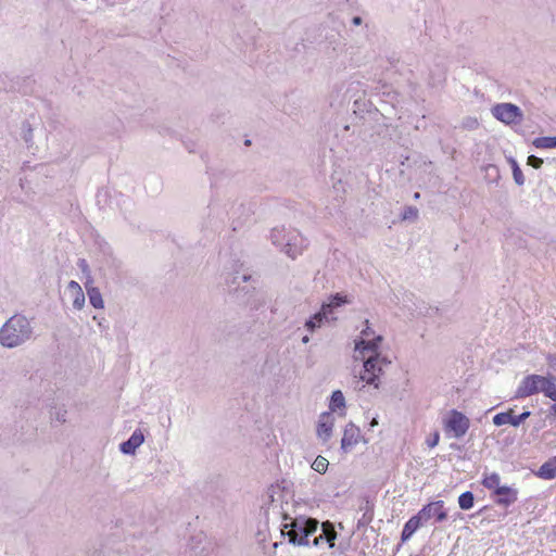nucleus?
<instances>
[{
    "label": "nucleus",
    "mask_w": 556,
    "mask_h": 556,
    "mask_svg": "<svg viewBox=\"0 0 556 556\" xmlns=\"http://www.w3.org/2000/svg\"><path fill=\"white\" fill-rule=\"evenodd\" d=\"M443 429L446 435L463 438L470 427V419L457 409L450 410L442 419Z\"/></svg>",
    "instance_id": "6"
},
{
    "label": "nucleus",
    "mask_w": 556,
    "mask_h": 556,
    "mask_svg": "<svg viewBox=\"0 0 556 556\" xmlns=\"http://www.w3.org/2000/svg\"><path fill=\"white\" fill-rule=\"evenodd\" d=\"M440 441V433L439 431H434L430 438L427 439L426 443L428 447L433 448L439 444Z\"/></svg>",
    "instance_id": "26"
},
{
    "label": "nucleus",
    "mask_w": 556,
    "mask_h": 556,
    "mask_svg": "<svg viewBox=\"0 0 556 556\" xmlns=\"http://www.w3.org/2000/svg\"><path fill=\"white\" fill-rule=\"evenodd\" d=\"M530 416V412H525L520 415H514L513 409H509L505 413H498L493 417V422L495 426H503V425H511V426H519L522 421H525Z\"/></svg>",
    "instance_id": "10"
},
{
    "label": "nucleus",
    "mask_w": 556,
    "mask_h": 556,
    "mask_svg": "<svg viewBox=\"0 0 556 556\" xmlns=\"http://www.w3.org/2000/svg\"><path fill=\"white\" fill-rule=\"evenodd\" d=\"M547 361L551 366L556 367V356L555 355H548Z\"/></svg>",
    "instance_id": "31"
},
{
    "label": "nucleus",
    "mask_w": 556,
    "mask_h": 556,
    "mask_svg": "<svg viewBox=\"0 0 556 556\" xmlns=\"http://www.w3.org/2000/svg\"><path fill=\"white\" fill-rule=\"evenodd\" d=\"M543 139H544V140H547L548 138H547V137H544Z\"/></svg>",
    "instance_id": "38"
},
{
    "label": "nucleus",
    "mask_w": 556,
    "mask_h": 556,
    "mask_svg": "<svg viewBox=\"0 0 556 556\" xmlns=\"http://www.w3.org/2000/svg\"><path fill=\"white\" fill-rule=\"evenodd\" d=\"M549 416L556 418V402L549 407Z\"/></svg>",
    "instance_id": "32"
},
{
    "label": "nucleus",
    "mask_w": 556,
    "mask_h": 556,
    "mask_svg": "<svg viewBox=\"0 0 556 556\" xmlns=\"http://www.w3.org/2000/svg\"><path fill=\"white\" fill-rule=\"evenodd\" d=\"M317 528L318 521L315 519H293L290 523L283 525L281 533L292 544L308 545L309 536L317 531Z\"/></svg>",
    "instance_id": "4"
},
{
    "label": "nucleus",
    "mask_w": 556,
    "mask_h": 556,
    "mask_svg": "<svg viewBox=\"0 0 556 556\" xmlns=\"http://www.w3.org/2000/svg\"><path fill=\"white\" fill-rule=\"evenodd\" d=\"M410 556H417V555H410Z\"/></svg>",
    "instance_id": "39"
},
{
    "label": "nucleus",
    "mask_w": 556,
    "mask_h": 556,
    "mask_svg": "<svg viewBox=\"0 0 556 556\" xmlns=\"http://www.w3.org/2000/svg\"><path fill=\"white\" fill-rule=\"evenodd\" d=\"M30 336L28 320L23 316L11 317L0 330L2 345L13 348L24 342Z\"/></svg>",
    "instance_id": "3"
},
{
    "label": "nucleus",
    "mask_w": 556,
    "mask_h": 556,
    "mask_svg": "<svg viewBox=\"0 0 556 556\" xmlns=\"http://www.w3.org/2000/svg\"><path fill=\"white\" fill-rule=\"evenodd\" d=\"M361 439L362 434L359 429L352 424L348 425L344 429L343 437L341 440L342 450H344L345 452L351 451L356 444H358Z\"/></svg>",
    "instance_id": "11"
},
{
    "label": "nucleus",
    "mask_w": 556,
    "mask_h": 556,
    "mask_svg": "<svg viewBox=\"0 0 556 556\" xmlns=\"http://www.w3.org/2000/svg\"><path fill=\"white\" fill-rule=\"evenodd\" d=\"M333 427V418L329 413H324L319 417L317 433L323 439H328Z\"/></svg>",
    "instance_id": "14"
},
{
    "label": "nucleus",
    "mask_w": 556,
    "mask_h": 556,
    "mask_svg": "<svg viewBox=\"0 0 556 556\" xmlns=\"http://www.w3.org/2000/svg\"><path fill=\"white\" fill-rule=\"evenodd\" d=\"M415 199H418L419 198V193L416 192L415 195H414Z\"/></svg>",
    "instance_id": "37"
},
{
    "label": "nucleus",
    "mask_w": 556,
    "mask_h": 556,
    "mask_svg": "<svg viewBox=\"0 0 556 556\" xmlns=\"http://www.w3.org/2000/svg\"><path fill=\"white\" fill-rule=\"evenodd\" d=\"M514 179L518 185H522L525 181L523 174L518 166L514 168Z\"/></svg>",
    "instance_id": "29"
},
{
    "label": "nucleus",
    "mask_w": 556,
    "mask_h": 556,
    "mask_svg": "<svg viewBox=\"0 0 556 556\" xmlns=\"http://www.w3.org/2000/svg\"><path fill=\"white\" fill-rule=\"evenodd\" d=\"M361 23V18L359 17H355L354 18V24L358 25Z\"/></svg>",
    "instance_id": "33"
},
{
    "label": "nucleus",
    "mask_w": 556,
    "mask_h": 556,
    "mask_svg": "<svg viewBox=\"0 0 556 556\" xmlns=\"http://www.w3.org/2000/svg\"><path fill=\"white\" fill-rule=\"evenodd\" d=\"M244 142H245V146H247V147H249V146L251 144V142H252V141L247 140V141H244Z\"/></svg>",
    "instance_id": "35"
},
{
    "label": "nucleus",
    "mask_w": 556,
    "mask_h": 556,
    "mask_svg": "<svg viewBox=\"0 0 556 556\" xmlns=\"http://www.w3.org/2000/svg\"><path fill=\"white\" fill-rule=\"evenodd\" d=\"M68 289H70L71 291H73L74 293L79 292V291H83V290H81V288H80V286H79V283H78V282H76V281H74V280H72V281H70V282H68Z\"/></svg>",
    "instance_id": "30"
},
{
    "label": "nucleus",
    "mask_w": 556,
    "mask_h": 556,
    "mask_svg": "<svg viewBox=\"0 0 556 556\" xmlns=\"http://www.w3.org/2000/svg\"><path fill=\"white\" fill-rule=\"evenodd\" d=\"M325 538V540L329 543V545L332 547L334 545V540L337 538V533L333 529V527L330 523H324L323 525V534L319 536L314 538L313 545H318L319 540Z\"/></svg>",
    "instance_id": "19"
},
{
    "label": "nucleus",
    "mask_w": 556,
    "mask_h": 556,
    "mask_svg": "<svg viewBox=\"0 0 556 556\" xmlns=\"http://www.w3.org/2000/svg\"><path fill=\"white\" fill-rule=\"evenodd\" d=\"M475 497L470 491L462 493L458 497V505L462 509L468 510L473 507Z\"/></svg>",
    "instance_id": "22"
},
{
    "label": "nucleus",
    "mask_w": 556,
    "mask_h": 556,
    "mask_svg": "<svg viewBox=\"0 0 556 556\" xmlns=\"http://www.w3.org/2000/svg\"><path fill=\"white\" fill-rule=\"evenodd\" d=\"M541 393H543L544 396L556 402V377L555 376L549 375V376L543 377Z\"/></svg>",
    "instance_id": "17"
},
{
    "label": "nucleus",
    "mask_w": 556,
    "mask_h": 556,
    "mask_svg": "<svg viewBox=\"0 0 556 556\" xmlns=\"http://www.w3.org/2000/svg\"><path fill=\"white\" fill-rule=\"evenodd\" d=\"M491 115L510 128L520 126L525 121L522 109L510 102H501L492 105Z\"/></svg>",
    "instance_id": "5"
},
{
    "label": "nucleus",
    "mask_w": 556,
    "mask_h": 556,
    "mask_svg": "<svg viewBox=\"0 0 556 556\" xmlns=\"http://www.w3.org/2000/svg\"><path fill=\"white\" fill-rule=\"evenodd\" d=\"M328 465L329 463L327 458L323 456H317L312 464V468L319 473H325L328 468Z\"/></svg>",
    "instance_id": "23"
},
{
    "label": "nucleus",
    "mask_w": 556,
    "mask_h": 556,
    "mask_svg": "<svg viewBox=\"0 0 556 556\" xmlns=\"http://www.w3.org/2000/svg\"><path fill=\"white\" fill-rule=\"evenodd\" d=\"M481 483L485 489L492 491V495L495 493V491H497L502 486L501 485V477L496 472H491V473L485 472L483 475Z\"/></svg>",
    "instance_id": "18"
},
{
    "label": "nucleus",
    "mask_w": 556,
    "mask_h": 556,
    "mask_svg": "<svg viewBox=\"0 0 556 556\" xmlns=\"http://www.w3.org/2000/svg\"><path fill=\"white\" fill-rule=\"evenodd\" d=\"M495 503L500 506L508 507L518 500V491L514 488L502 485L495 493Z\"/></svg>",
    "instance_id": "12"
},
{
    "label": "nucleus",
    "mask_w": 556,
    "mask_h": 556,
    "mask_svg": "<svg viewBox=\"0 0 556 556\" xmlns=\"http://www.w3.org/2000/svg\"><path fill=\"white\" fill-rule=\"evenodd\" d=\"M144 441V437L140 430H136L131 437L121 445V450L125 454L135 453L136 448L139 447Z\"/></svg>",
    "instance_id": "15"
},
{
    "label": "nucleus",
    "mask_w": 556,
    "mask_h": 556,
    "mask_svg": "<svg viewBox=\"0 0 556 556\" xmlns=\"http://www.w3.org/2000/svg\"><path fill=\"white\" fill-rule=\"evenodd\" d=\"M422 520L424 516H421L420 511H418L417 515L410 517L403 527L401 540L403 542L409 540L413 534L421 527Z\"/></svg>",
    "instance_id": "13"
},
{
    "label": "nucleus",
    "mask_w": 556,
    "mask_h": 556,
    "mask_svg": "<svg viewBox=\"0 0 556 556\" xmlns=\"http://www.w3.org/2000/svg\"><path fill=\"white\" fill-rule=\"evenodd\" d=\"M542 164H543L542 159L536 157L535 155H530L528 157V165H530L534 168H540Z\"/></svg>",
    "instance_id": "28"
},
{
    "label": "nucleus",
    "mask_w": 556,
    "mask_h": 556,
    "mask_svg": "<svg viewBox=\"0 0 556 556\" xmlns=\"http://www.w3.org/2000/svg\"><path fill=\"white\" fill-rule=\"evenodd\" d=\"M374 332L367 326L362 330V338L356 342V351L366 358L364 362V370L361 374V380L367 384H374L378 388L381 377L386 372V368L390 365L386 358L378 355L377 350L379 343L382 341L381 336L372 337Z\"/></svg>",
    "instance_id": "2"
},
{
    "label": "nucleus",
    "mask_w": 556,
    "mask_h": 556,
    "mask_svg": "<svg viewBox=\"0 0 556 556\" xmlns=\"http://www.w3.org/2000/svg\"><path fill=\"white\" fill-rule=\"evenodd\" d=\"M308 341V338L307 337H304L303 338V342L306 343Z\"/></svg>",
    "instance_id": "36"
},
{
    "label": "nucleus",
    "mask_w": 556,
    "mask_h": 556,
    "mask_svg": "<svg viewBox=\"0 0 556 556\" xmlns=\"http://www.w3.org/2000/svg\"><path fill=\"white\" fill-rule=\"evenodd\" d=\"M348 300L345 296L337 293L330 301V303L328 304H324L321 306V309L320 312H318L317 314H315L313 316V318H311L309 320L306 321V327L309 329V330H313L315 327H319L323 319H327L328 318V315L332 313V308L333 307H338L344 303H346Z\"/></svg>",
    "instance_id": "8"
},
{
    "label": "nucleus",
    "mask_w": 556,
    "mask_h": 556,
    "mask_svg": "<svg viewBox=\"0 0 556 556\" xmlns=\"http://www.w3.org/2000/svg\"><path fill=\"white\" fill-rule=\"evenodd\" d=\"M408 117L407 101L397 92L384 94L379 108L369 109L363 126L370 136H391Z\"/></svg>",
    "instance_id": "1"
},
{
    "label": "nucleus",
    "mask_w": 556,
    "mask_h": 556,
    "mask_svg": "<svg viewBox=\"0 0 556 556\" xmlns=\"http://www.w3.org/2000/svg\"><path fill=\"white\" fill-rule=\"evenodd\" d=\"M536 476L545 480L556 478V457L549 458L538 470Z\"/></svg>",
    "instance_id": "16"
},
{
    "label": "nucleus",
    "mask_w": 556,
    "mask_h": 556,
    "mask_svg": "<svg viewBox=\"0 0 556 556\" xmlns=\"http://www.w3.org/2000/svg\"><path fill=\"white\" fill-rule=\"evenodd\" d=\"M536 148L553 149L556 148V141H533Z\"/></svg>",
    "instance_id": "27"
},
{
    "label": "nucleus",
    "mask_w": 556,
    "mask_h": 556,
    "mask_svg": "<svg viewBox=\"0 0 556 556\" xmlns=\"http://www.w3.org/2000/svg\"><path fill=\"white\" fill-rule=\"evenodd\" d=\"M419 511L421 516H424L425 521L434 517L437 521L441 522L447 517L443 501L431 502L425 505Z\"/></svg>",
    "instance_id": "9"
},
{
    "label": "nucleus",
    "mask_w": 556,
    "mask_h": 556,
    "mask_svg": "<svg viewBox=\"0 0 556 556\" xmlns=\"http://www.w3.org/2000/svg\"><path fill=\"white\" fill-rule=\"evenodd\" d=\"M87 294L89 296L90 304L94 308H103L104 302L101 295V292L96 287H90L88 283H86Z\"/></svg>",
    "instance_id": "20"
},
{
    "label": "nucleus",
    "mask_w": 556,
    "mask_h": 556,
    "mask_svg": "<svg viewBox=\"0 0 556 556\" xmlns=\"http://www.w3.org/2000/svg\"><path fill=\"white\" fill-rule=\"evenodd\" d=\"M543 377L541 375H528L519 383L515 397L526 399L534 394H539L542 391Z\"/></svg>",
    "instance_id": "7"
},
{
    "label": "nucleus",
    "mask_w": 556,
    "mask_h": 556,
    "mask_svg": "<svg viewBox=\"0 0 556 556\" xmlns=\"http://www.w3.org/2000/svg\"><path fill=\"white\" fill-rule=\"evenodd\" d=\"M377 424H378V422H377V420H376V419H372V421H371V424H370V425L374 427V426H376Z\"/></svg>",
    "instance_id": "34"
},
{
    "label": "nucleus",
    "mask_w": 556,
    "mask_h": 556,
    "mask_svg": "<svg viewBox=\"0 0 556 556\" xmlns=\"http://www.w3.org/2000/svg\"><path fill=\"white\" fill-rule=\"evenodd\" d=\"M418 217V210L414 206H407L402 214V219H410L414 220Z\"/></svg>",
    "instance_id": "24"
},
{
    "label": "nucleus",
    "mask_w": 556,
    "mask_h": 556,
    "mask_svg": "<svg viewBox=\"0 0 556 556\" xmlns=\"http://www.w3.org/2000/svg\"><path fill=\"white\" fill-rule=\"evenodd\" d=\"M345 407V400L340 390H337L332 393L329 408L331 412H336L337 409H343Z\"/></svg>",
    "instance_id": "21"
},
{
    "label": "nucleus",
    "mask_w": 556,
    "mask_h": 556,
    "mask_svg": "<svg viewBox=\"0 0 556 556\" xmlns=\"http://www.w3.org/2000/svg\"><path fill=\"white\" fill-rule=\"evenodd\" d=\"M85 304V294L83 291L76 292L73 301V305L77 309H81Z\"/></svg>",
    "instance_id": "25"
}]
</instances>
